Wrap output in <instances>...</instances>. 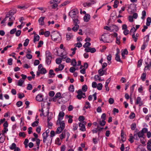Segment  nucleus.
<instances>
[{
    "mask_svg": "<svg viewBox=\"0 0 151 151\" xmlns=\"http://www.w3.org/2000/svg\"><path fill=\"white\" fill-rule=\"evenodd\" d=\"M78 10L77 9H72L69 13V15L73 19V22L76 23H79L78 20V17L77 14L78 13Z\"/></svg>",
    "mask_w": 151,
    "mask_h": 151,
    "instance_id": "1",
    "label": "nucleus"
},
{
    "mask_svg": "<svg viewBox=\"0 0 151 151\" xmlns=\"http://www.w3.org/2000/svg\"><path fill=\"white\" fill-rule=\"evenodd\" d=\"M78 95L76 97L79 99H81L82 98L84 99L86 97V94L85 93L83 92L82 90L81 89H79L77 92Z\"/></svg>",
    "mask_w": 151,
    "mask_h": 151,
    "instance_id": "2",
    "label": "nucleus"
},
{
    "mask_svg": "<svg viewBox=\"0 0 151 151\" xmlns=\"http://www.w3.org/2000/svg\"><path fill=\"white\" fill-rule=\"evenodd\" d=\"M17 10L15 8H13L9 11L6 14V18H8L11 16H12L16 13Z\"/></svg>",
    "mask_w": 151,
    "mask_h": 151,
    "instance_id": "3",
    "label": "nucleus"
},
{
    "mask_svg": "<svg viewBox=\"0 0 151 151\" xmlns=\"http://www.w3.org/2000/svg\"><path fill=\"white\" fill-rule=\"evenodd\" d=\"M59 34L57 32L52 33L51 35L52 40L54 41H56L58 39Z\"/></svg>",
    "mask_w": 151,
    "mask_h": 151,
    "instance_id": "4",
    "label": "nucleus"
},
{
    "mask_svg": "<svg viewBox=\"0 0 151 151\" xmlns=\"http://www.w3.org/2000/svg\"><path fill=\"white\" fill-rule=\"evenodd\" d=\"M61 119L60 118H58L56 124L57 125L59 124L61 128L64 129L65 128V124L64 121H61Z\"/></svg>",
    "mask_w": 151,
    "mask_h": 151,
    "instance_id": "5",
    "label": "nucleus"
},
{
    "mask_svg": "<svg viewBox=\"0 0 151 151\" xmlns=\"http://www.w3.org/2000/svg\"><path fill=\"white\" fill-rule=\"evenodd\" d=\"M50 141L49 140H47V146H48L49 145H50L52 142V137L55 136V132L53 130H52L50 132Z\"/></svg>",
    "mask_w": 151,
    "mask_h": 151,
    "instance_id": "6",
    "label": "nucleus"
},
{
    "mask_svg": "<svg viewBox=\"0 0 151 151\" xmlns=\"http://www.w3.org/2000/svg\"><path fill=\"white\" fill-rule=\"evenodd\" d=\"M135 104L137 105L139 104V106H140L143 105V102L141 100V99L140 97H137L135 102Z\"/></svg>",
    "mask_w": 151,
    "mask_h": 151,
    "instance_id": "7",
    "label": "nucleus"
},
{
    "mask_svg": "<svg viewBox=\"0 0 151 151\" xmlns=\"http://www.w3.org/2000/svg\"><path fill=\"white\" fill-rule=\"evenodd\" d=\"M96 3L94 1H91L89 2H86L83 4L84 6V7H89L91 6L92 4H94Z\"/></svg>",
    "mask_w": 151,
    "mask_h": 151,
    "instance_id": "8",
    "label": "nucleus"
},
{
    "mask_svg": "<svg viewBox=\"0 0 151 151\" xmlns=\"http://www.w3.org/2000/svg\"><path fill=\"white\" fill-rule=\"evenodd\" d=\"M9 18V22L8 23V25L9 26H11L13 24V21L14 20L15 18L12 16H11Z\"/></svg>",
    "mask_w": 151,
    "mask_h": 151,
    "instance_id": "9",
    "label": "nucleus"
},
{
    "mask_svg": "<svg viewBox=\"0 0 151 151\" xmlns=\"http://www.w3.org/2000/svg\"><path fill=\"white\" fill-rule=\"evenodd\" d=\"M90 19V16L88 14H86L83 17V19L85 22H88Z\"/></svg>",
    "mask_w": 151,
    "mask_h": 151,
    "instance_id": "10",
    "label": "nucleus"
},
{
    "mask_svg": "<svg viewBox=\"0 0 151 151\" xmlns=\"http://www.w3.org/2000/svg\"><path fill=\"white\" fill-rule=\"evenodd\" d=\"M73 22L75 26L73 27L72 28V29L74 32H76L78 29L79 26L78 25V24L79 23H76L74 22Z\"/></svg>",
    "mask_w": 151,
    "mask_h": 151,
    "instance_id": "11",
    "label": "nucleus"
},
{
    "mask_svg": "<svg viewBox=\"0 0 151 151\" xmlns=\"http://www.w3.org/2000/svg\"><path fill=\"white\" fill-rule=\"evenodd\" d=\"M106 34H104L102 35V37L100 39L101 41H102L104 42H108L107 39V37L106 36Z\"/></svg>",
    "mask_w": 151,
    "mask_h": 151,
    "instance_id": "12",
    "label": "nucleus"
},
{
    "mask_svg": "<svg viewBox=\"0 0 151 151\" xmlns=\"http://www.w3.org/2000/svg\"><path fill=\"white\" fill-rule=\"evenodd\" d=\"M36 100L37 101L40 102L43 101L42 96L40 94H38L36 96Z\"/></svg>",
    "mask_w": 151,
    "mask_h": 151,
    "instance_id": "13",
    "label": "nucleus"
},
{
    "mask_svg": "<svg viewBox=\"0 0 151 151\" xmlns=\"http://www.w3.org/2000/svg\"><path fill=\"white\" fill-rule=\"evenodd\" d=\"M45 18V17H41L38 20V22L40 25H43L44 24V20Z\"/></svg>",
    "mask_w": 151,
    "mask_h": 151,
    "instance_id": "14",
    "label": "nucleus"
},
{
    "mask_svg": "<svg viewBox=\"0 0 151 151\" xmlns=\"http://www.w3.org/2000/svg\"><path fill=\"white\" fill-rule=\"evenodd\" d=\"M122 52V56L124 59L125 58L124 56L125 55H127L128 54V51L126 49H124V50H122L121 51Z\"/></svg>",
    "mask_w": 151,
    "mask_h": 151,
    "instance_id": "15",
    "label": "nucleus"
},
{
    "mask_svg": "<svg viewBox=\"0 0 151 151\" xmlns=\"http://www.w3.org/2000/svg\"><path fill=\"white\" fill-rule=\"evenodd\" d=\"M49 78H53L55 74L54 73V71L53 70H50L49 71Z\"/></svg>",
    "mask_w": 151,
    "mask_h": 151,
    "instance_id": "16",
    "label": "nucleus"
},
{
    "mask_svg": "<svg viewBox=\"0 0 151 151\" xmlns=\"http://www.w3.org/2000/svg\"><path fill=\"white\" fill-rule=\"evenodd\" d=\"M91 107L90 104L89 102L86 101V105L83 107V110L84 111H85L86 109H88L90 108Z\"/></svg>",
    "mask_w": 151,
    "mask_h": 151,
    "instance_id": "17",
    "label": "nucleus"
},
{
    "mask_svg": "<svg viewBox=\"0 0 151 151\" xmlns=\"http://www.w3.org/2000/svg\"><path fill=\"white\" fill-rule=\"evenodd\" d=\"M79 126L80 127V130L82 131H85L86 130L85 127L83 124H82L81 123H79Z\"/></svg>",
    "mask_w": 151,
    "mask_h": 151,
    "instance_id": "18",
    "label": "nucleus"
},
{
    "mask_svg": "<svg viewBox=\"0 0 151 151\" xmlns=\"http://www.w3.org/2000/svg\"><path fill=\"white\" fill-rule=\"evenodd\" d=\"M52 57H46V63L48 65H49L51 63Z\"/></svg>",
    "mask_w": 151,
    "mask_h": 151,
    "instance_id": "19",
    "label": "nucleus"
},
{
    "mask_svg": "<svg viewBox=\"0 0 151 151\" xmlns=\"http://www.w3.org/2000/svg\"><path fill=\"white\" fill-rule=\"evenodd\" d=\"M110 28H111V29L115 31H117L119 30L118 27L115 25H113L110 26Z\"/></svg>",
    "mask_w": 151,
    "mask_h": 151,
    "instance_id": "20",
    "label": "nucleus"
},
{
    "mask_svg": "<svg viewBox=\"0 0 151 151\" xmlns=\"http://www.w3.org/2000/svg\"><path fill=\"white\" fill-rule=\"evenodd\" d=\"M42 136L43 138V142L44 143H45L46 142V140L47 139V138L49 135L45 134H42Z\"/></svg>",
    "mask_w": 151,
    "mask_h": 151,
    "instance_id": "21",
    "label": "nucleus"
},
{
    "mask_svg": "<svg viewBox=\"0 0 151 151\" xmlns=\"http://www.w3.org/2000/svg\"><path fill=\"white\" fill-rule=\"evenodd\" d=\"M64 115L65 114L64 112L60 111L59 114L58 118H60V119H61V120H62L63 117L64 116Z\"/></svg>",
    "mask_w": 151,
    "mask_h": 151,
    "instance_id": "22",
    "label": "nucleus"
},
{
    "mask_svg": "<svg viewBox=\"0 0 151 151\" xmlns=\"http://www.w3.org/2000/svg\"><path fill=\"white\" fill-rule=\"evenodd\" d=\"M63 129L61 127H58L57 129L56 133L58 134H60L63 130Z\"/></svg>",
    "mask_w": 151,
    "mask_h": 151,
    "instance_id": "23",
    "label": "nucleus"
},
{
    "mask_svg": "<svg viewBox=\"0 0 151 151\" xmlns=\"http://www.w3.org/2000/svg\"><path fill=\"white\" fill-rule=\"evenodd\" d=\"M73 35L72 34L68 33L66 34V38L67 40H69L73 37Z\"/></svg>",
    "mask_w": 151,
    "mask_h": 151,
    "instance_id": "24",
    "label": "nucleus"
},
{
    "mask_svg": "<svg viewBox=\"0 0 151 151\" xmlns=\"http://www.w3.org/2000/svg\"><path fill=\"white\" fill-rule=\"evenodd\" d=\"M115 59L117 61L123 63V61L121 60L120 57L119 55H116Z\"/></svg>",
    "mask_w": 151,
    "mask_h": 151,
    "instance_id": "25",
    "label": "nucleus"
},
{
    "mask_svg": "<svg viewBox=\"0 0 151 151\" xmlns=\"http://www.w3.org/2000/svg\"><path fill=\"white\" fill-rule=\"evenodd\" d=\"M39 119H37L36 121L34 122L32 124V126L33 127H35L37 126L39 123Z\"/></svg>",
    "mask_w": 151,
    "mask_h": 151,
    "instance_id": "26",
    "label": "nucleus"
},
{
    "mask_svg": "<svg viewBox=\"0 0 151 151\" xmlns=\"http://www.w3.org/2000/svg\"><path fill=\"white\" fill-rule=\"evenodd\" d=\"M151 23V18L150 17H148L147 19V22L146 24L147 26H149Z\"/></svg>",
    "mask_w": 151,
    "mask_h": 151,
    "instance_id": "27",
    "label": "nucleus"
},
{
    "mask_svg": "<svg viewBox=\"0 0 151 151\" xmlns=\"http://www.w3.org/2000/svg\"><path fill=\"white\" fill-rule=\"evenodd\" d=\"M104 70L102 68L100 69L99 70H98V73L100 76H102L105 74V73H104Z\"/></svg>",
    "mask_w": 151,
    "mask_h": 151,
    "instance_id": "28",
    "label": "nucleus"
},
{
    "mask_svg": "<svg viewBox=\"0 0 151 151\" xmlns=\"http://www.w3.org/2000/svg\"><path fill=\"white\" fill-rule=\"evenodd\" d=\"M144 42L147 44L149 40V35H148L146 36L144 38Z\"/></svg>",
    "mask_w": 151,
    "mask_h": 151,
    "instance_id": "29",
    "label": "nucleus"
},
{
    "mask_svg": "<svg viewBox=\"0 0 151 151\" xmlns=\"http://www.w3.org/2000/svg\"><path fill=\"white\" fill-rule=\"evenodd\" d=\"M97 121L98 122V123L100 125H101V126H104L106 122L105 121V120H99V121Z\"/></svg>",
    "mask_w": 151,
    "mask_h": 151,
    "instance_id": "30",
    "label": "nucleus"
},
{
    "mask_svg": "<svg viewBox=\"0 0 151 151\" xmlns=\"http://www.w3.org/2000/svg\"><path fill=\"white\" fill-rule=\"evenodd\" d=\"M5 135H2V136H0V143L3 142L5 139Z\"/></svg>",
    "mask_w": 151,
    "mask_h": 151,
    "instance_id": "31",
    "label": "nucleus"
},
{
    "mask_svg": "<svg viewBox=\"0 0 151 151\" xmlns=\"http://www.w3.org/2000/svg\"><path fill=\"white\" fill-rule=\"evenodd\" d=\"M71 65L73 66H75L77 65V62L75 59H72L71 62Z\"/></svg>",
    "mask_w": 151,
    "mask_h": 151,
    "instance_id": "32",
    "label": "nucleus"
},
{
    "mask_svg": "<svg viewBox=\"0 0 151 151\" xmlns=\"http://www.w3.org/2000/svg\"><path fill=\"white\" fill-rule=\"evenodd\" d=\"M39 39L40 37L38 35H37L36 36H34L33 42H36L38 41L39 40Z\"/></svg>",
    "mask_w": 151,
    "mask_h": 151,
    "instance_id": "33",
    "label": "nucleus"
},
{
    "mask_svg": "<svg viewBox=\"0 0 151 151\" xmlns=\"http://www.w3.org/2000/svg\"><path fill=\"white\" fill-rule=\"evenodd\" d=\"M146 74L145 73H143L141 77V78L142 80V81H145L146 78Z\"/></svg>",
    "mask_w": 151,
    "mask_h": 151,
    "instance_id": "34",
    "label": "nucleus"
},
{
    "mask_svg": "<svg viewBox=\"0 0 151 151\" xmlns=\"http://www.w3.org/2000/svg\"><path fill=\"white\" fill-rule=\"evenodd\" d=\"M24 82V80H22V79H20L18 81V85L22 86L23 84V83Z\"/></svg>",
    "mask_w": 151,
    "mask_h": 151,
    "instance_id": "35",
    "label": "nucleus"
},
{
    "mask_svg": "<svg viewBox=\"0 0 151 151\" xmlns=\"http://www.w3.org/2000/svg\"><path fill=\"white\" fill-rule=\"evenodd\" d=\"M129 136L130 137L129 139V140L131 143H132L134 142V141L133 140V139H134V136H133L132 134H129Z\"/></svg>",
    "mask_w": 151,
    "mask_h": 151,
    "instance_id": "36",
    "label": "nucleus"
},
{
    "mask_svg": "<svg viewBox=\"0 0 151 151\" xmlns=\"http://www.w3.org/2000/svg\"><path fill=\"white\" fill-rule=\"evenodd\" d=\"M46 57H52L51 56V53L49 51H47L45 52Z\"/></svg>",
    "mask_w": 151,
    "mask_h": 151,
    "instance_id": "37",
    "label": "nucleus"
},
{
    "mask_svg": "<svg viewBox=\"0 0 151 151\" xmlns=\"http://www.w3.org/2000/svg\"><path fill=\"white\" fill-rule=\"evenodd\" d=\"M8 131V129L7 128H4V129L2 131V133L0 134V136L2 135H5V133H6Z\"/></svg>",
    "mask_w": 151,
    "mask_h": 151,
    "instance_id": "38",
    "label": "nucleus"
},
{
    "mask_svg": "<svg viewBox=\"0 0 151 151\" xmlns=\"http://www.w3.org/2000/svg\"><path fill=\"white\" fill-rule=\"evenodd\" d=\"M142 17H141V19H144L145 18V17L146 16V12L145 11L143 10L142 11Z\"/></svg>",
    "mask_w": 151,
    "mask_h": 151,
    "instance_id": "39",
    "label": "nucleus"
},
{
    "mask_svg": "<svg viewBox=\"0 0 151 151\" xmlns=\"http://www.w3.org/2000/svg\"><path fill=\"white\" fill-rule=\"evenodd\" d=\"M60 140L59 138H57L55 140V144L59 145H61V143L60 142Z\"/></svg>",
    "mask_w": 151,
    "mask_h": 151,
    "instance_id": "40",
    "label": "nucleus"
},
{
    "mask_svg": "<svg viewBox=\"0 0 151 151\" xmlns=\"http://www.w3.org/2000/svg\"><path fill=\"white\" fill-rule=\"evenodd\" d=\"M29 40L28 39H26L23 44L24 46L25 47L27 46L29 43Z\"/></svg>",
    "mask_w": 151,
    "mask_h": 151,
    "instance_id": "41",
    "label": "nucleus"
},
{
    "mask_svg": "<svg viewBox=\"0 0 151 151\" xmlns=\"http://www.w3.org/2000/svg\"><path fill=\"white\" fill-rule=\"evenodd\" d=\"M88 89V87L87 85H84L82 86V90L84 92H86Z\"/></svg>",
    "mask_w": 151,
    "mask_h": 151,
    "instance_id": "42",
    "label": "nucleus"
},
{
    "mask_svg": "<svg viewBox=\"0 0 151 151\" xmlns=\"http://www.w3.org/2000/svg\"><path fill=\"white\" fill-rule=\"evenodd\" d=\"M91 43L89 42H86L83 45V47L84 48H87L91 45Z\"/></svg>",
    "mask_w": 151,
    "mask_h": 151,
    "instance_id": "43",
    "label": "nucleus"
},
{
    "mask_svg": "<svg viewBox=\"0 0 151 151\" xmlns=\"http://www.w3.org/2000/svg\"><path fill=\"white\" fill-rule=\"evenodd\" d=\"M147 45V43H146L145 42H144L143 44L141 47V49L142 50H144L145 49Z\"/></svg>",
    "mask_w": 151,
    "mask_h": 151,
    "instance_id": "44",
    "label": "nucleus"
},
{
    "mask_svg": "<svg viewBox=\"0 0 151 151\" xmlns=\"http://www.w3.org/2000/svg\"><path fill=\"white\" fill-rule=\"evenodd\" d=\"M103 87V85L102 84L100 83L98 84V86L97 87V88L98 90H100L102 89Z\"/></svg>",
    "mask_w": 151,
    "mask_h": 151,
    "instance_id": "45",
    "label": "nucleus"
},
{
    "mask_svg": "<svg viewBox=\"0 0 151 151\" xmlns=\"http://www.w3.org/2000/svg\"><path fill=\"white\" fill-rule=\"evenodd\" d=\"M16 144L13 143H12L11 146L10 147V148L12 150H14L16 147Z\"/></svg>",
    "mask_w": 151,
    "mask_h": 151,
    "instance_id": "46",
    "label": "nucleus"
},
{
    "mask_svg": "<svg viewBox=\"0 0 151 151\" xmlns=\"http://www.w3.org/2000/svg\"><path fill=\"white\" fill-rule=\"evenodd\" d=\"M37 9H38L40 10L41 11H43L42 12V13L45 12H46V8H43L42 7H37Z\"/></svg>",
    "mask_w": 151,
    "mask_h": 151,
    "instance_id": "47",
    "label": "nucleus"
},
{
    "mask_svg": "<svg viewBox=\"0 0 151 151\" xmlns=\"http://www.w3.org/2000/svg\"><path fill=\"white\" fill-rule=\"evenodd\" d=\"M41 74H45L47 73V71L45 68H42L40 70Z\"/></svg>",
    "mask_w": 151,
    "mask_h": 151,
    "instance_id": "48",
    "label": "nucleus"
},
{
    "mask_svg": "<svg viewBox=\"0 0 151 151\" xmlns=\"http://www.w3.org/2000/svg\"><path fill=\"white\" fill-rule=\"evenodd\" d=\"M137 134L139 138L143 137L144 134L141 131L139 132Z\"/></svg>",
    "mask_w": 151,
    "mask_h": 151,
    "instance_id": "49",
    "label": "nucleus"
},
{
    "mask_svg": "<svg viewBox=\"0 0 151 151\" xmlns=\"http://www.w3.org/2000/svg\"><path fill=\"white\" fill-rule=\"evenodd\" d=\"M74 46L76 47H77L78 48L81 47L82 46V44L80 42H78L76 44H75L74 45Z\"/></svg>",
    "mask_w": 151,
    "mask_h": 151,
    "instance_id": "50",
    "label": "nucleus"
},
{
    "mask_svg": "<svg viewBox=\"0 0 151 151\" xmlns=\"http://www.w3.org/2000/svg\"><path fill=\"white\" fill-rule=\"evenodd\" d=\"M62 62L61 58H57L56 60V63L58 64H60Z\"/></svg>",
    "mask_w": 151,
    "mask_h": 151,
    "instance_id": "51",
    "label": "nucleus"
},
{
    "mask_svg": "<svg viewBox=\"0 0 151 151\" xmlns=\"http://www.w3.org/2000/svg\"><path fill=\"white\" fill-rule=\"evenodd\" d=\"M19 136L22 137L24 138L26 136V134L24 132H19Z\"/></svg>",
    "mask_w": 151,
    "mask_h": 151,
    "instance_id": "52",
    "label": "nucleus"
},
{
    "mask_svg": "<svg viewBox=\"0 0 151 151\" xmlns=\"http://www.w3.org/2000/svg\"><path fill=\"white\" fill-rule=\"evenodd\" d=\"M119 3V1L117 0H115L114 2L113 6L114 8H117L118 7L117 4Z\"/></svg>",
    "mask_w": 151,
    "mask_h": 151,
    "instance_id": "53",
    "label": "nucleus"
},
{
    "mask_svg": "<svg viewBox=\"0 0 151 151\" xmlns=\"http://www.w3.org/2000/svg\"><path fill=\"white\" fill-rule=\"evenodd\" d=\"M74 87L73 85H71L69 88V90L70 91L72 92L74 91Z\"/></svg>",
    "mask_w": 151,
    "mask_h": 151,
    "instance_id": "54",
    "label": "nucleus"
},
{
    "mask_svg": "<svg viewBox=\"0 0 151 151\" xmlns=\"http://www.w3.org/2000/svg\"><path fill=\"white\" fill-rule=\"evenodd\" d=\"M60 2V0H51L50 1L51 4H53L54 3H59Z\"/></svg>",
    "mask_w": 151,
    "mask_h": 151,
    "instance_id": "55",
    "label": "nucleus"
},
{
    "mask_svg": "<svg viewBox=\"0 0 151 151\" xmlns=\"http://www.w3.org/2000/svg\"><path fill=\"white\" fill-rule=\"evenodd\" d=\"M65 133L63 132L62 134L60 135V137L61 139H62L65 137Z\"/></svg>",
    "mask_w": 151,
    "mask_h": 151,
    "instance_id": "56",
    "label": "nucleus"
},
{
    "mask_svg": "<svg viewBox=\"0 0 151 151\" xmlns=\"http://www.w3.org/2000/svg\"><path fill=\"white\" fill-rule=\"evenodd\" d=\"M135 117V114L134 113H131L129 116V118L130 119H133Z\"/></svg>",
    "mask_w": 151,
    "mask_h": 151,
    "instance_id": "57",
    "label": "nucleus"
},
{
    "mask_svg": "<svg viewBox=\"0 0 151 151\" xmlns=\"http://www.w3.org/2000/svg\"><path fill=\"white\" fill-rule=\"evenodd\" d=\"M32 86L30 84H28L27 88L28 90H30L32 89Z\"/></svg>",
    "mask_w": 151,
    "mask_h": 151,
    "instance_id": "58",
    "label": "nucleus"
},
{
    "mask_svg": "<svg viewBox=\"0 0 151 151\" xmlns=\"http://www.w3.org/2000/svg\"><path fill=\"white\" fill-rule=\"evenodd\" d=\"M136 127V124L134 123H133L131 125V128L132 130H134V129Z\"/></svg>",
    "mask_w": 151,
    "mask_h": 151,
    "instance_id": "59",
    "label": "nucleus"
},
{
    "mask_svg": "<svg viewBox=\"0 0 151 151\" xmlns=\"http://www.w3.org/2000/svg\"><path fill=\"white\" fill-rule=\"evenodd\" d=\"M17 7L19 9H25L27 8V6L24 5H22V6H17Z\"/></svg>",
    "mask_w": 151,
    "mask_h": 151,
    "instance_id": "60",
    "label": "nucleus"
},
{
    "mask_svg": "<svg viewBox=\"0 0 151 151\" xmlns=\"http://www.w3.org/2000/svg\"><path fill=\"white\" fill-rule=\"evenodd\" d=\"M12 59L10 58L8 60V64L9 65H12Z\"/></svg>",
    "mask_w": 151,
    "mask_h": 151,
    "instance_id": "61",
    "label": "nucleus"
},
{
    "mask_svg": "<svg viewBox=\"0 0 151 151\" xmlns=\"http://www.w3.org/2000/svg\"><path fill=\"white\" fill-rule=\"evenodd\" d=\"M60 56L61 58V60L63 61H64L67 57L66 55H63L62 54H61Z\"/></svg>",
    "mask_w": 151,
    "mask_h": 151,
    "instance_id": "62",
    "label": "nucleus"
},
{
    "mask_svg": "<svg viewBox=\"0 0 151 151\" xmlns=\"http://www.w3.org/2000/svg\"><path fill=\"white\" fill-rule=\"evenodd\" d=\"M142 60L140 59L138 60L137 64V67H140L142 64Z\"/></svg>",
    "mask_w": 151,
    "mask_h": 151,
    "instance_id": "63",
    "label": "nucleus"
},
{
    "mask_svg": "<svg viewBox=\"0 0 151 151\" xmlns=\"http://www.w3.org/2000/svg\"><path fill=\"white\" fill-rule=\"evenodd\" d=\"M85 119V118L83 116H80L79 117L78 120L80 122H83Z\"/></svg>",
    "mask_w": 151,
    "mask_h": 151,
    "instance_id": "64",
    "label": "nucleus"
}]
</instances>
